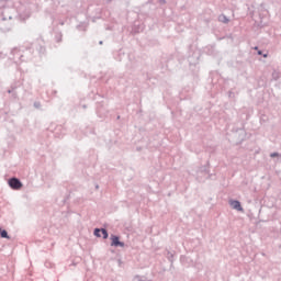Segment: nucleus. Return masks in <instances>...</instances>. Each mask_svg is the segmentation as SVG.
Wrapping results in <instances>:
<instances>
[{"instance_id": "obj_1", "label": "nucleus", "mask_w": 281, "mask_h": 281, "mask_svg": "<svg viewBox=\"0 0 281 281\" xmlns=\"http://www.w3.org/2000/svg\"><path fill=\"white\" fill-rule=\"evenodd\" d=\"M9 186L12 188V190H21V188H23V183H21V180L16 178L10 179Z\"/></svg>"}, {"instance_id": "obj_2", "label": "nucleus", "mask_w": 281, "mask_h": 281, "mask_svg": "<svg viewBox=\"0 0 281 281\" xmlns=\"http://www.w3.org/2000/svg\"><path fill=\"white\" fill-rule=\"evenodd\" d=\"M112 247H124V243L120 241V237L117 236H112Z\"/></svg>"}, {"instance_id": "obj_3", "label": "nucleus", "mask_w": 281, "mask_h": 281, "mask_svg": "<svg viewBox=\"0 0 281 281\" xmlns=\"http://www.w3.org/2000/svg\"><path fill=\"white\" fill-rule=\"evenodd\" d=\"M231 205L234 210H237L238 212H243V206H240V202L238 201H231Z\"/></svg>"}, {"instance_id": "obj_4", "label": "nucleus", "mask_w": 281, "mask_h": 281, "mask_svg": "<svg viewBox=\"0 0 281 281\" xmlns=\"http://www.w3.org/2000/svg\"><path fill=\"white\" fill-rule=\"evenodd\" d=\"M0 236H1V238H10V236H8V232L1 231V228H0Z\"/></svg>"}, {"instance_id": "obj_5", "label": "nucleus", "mask_w": 281, "mask_h": 281, "mask_svg": "<svg viewBox=\"0 0 281 281\" xmlns=\"http://www.w3.org/2000/svg\"><path fill=\"white\" fill-rule=\"evenodd\" d=\"M94 236H97L98 238L102 237V231L100 228H95Z\"/></svg>"}, {"instance_id": "obj_6", "label": "nucleus", "mask_w": 281, "mask_h": 281, "mask_svg": "<svg viewBox=\"0 0 281 281\" xmlns=\"http://www.w3.org/2000/svg\"><path fill=\"white\" fill-rule=\"evenodd\" d=\"M101 234H102L104 239L109 238V233L106 232V229L102 228Z\"/></svg>"}, {"instance_id": "obj_7", "label": "nucleus", "mask_w": 281, "mask_h": 281, "mask_svg": "<svg viewBox=\"0 0 281 281\" xmlns=\"http://www.w3.org/2000/svg\"><path fill=\"white\" fill-rule=\"evenodd\" d=\"M270 157H280V154H279V153H272V154L270 155Z\"/></svg>"}, {"instance_id": "obj_8", "label": "nucleus", "mask_w": 281, "mask_h": 281, "mask_svg": "<svg viewBox=\"0 0 281 281\" xmlns=\"http://www.w3.org/2000/svg\"><path fill=\"white\" fill-rule=\"evenodd\" d=\"M258 54H259V56H260V55H262V52L259 50Z\"/></svg>"}, {"instance_id": "obj_9", "label": "nucleus", "mask_w": 281, "mask_h": 281, "mask_svg": "<svg viewBox=\"0 0 281 281\" xmlns=\"http://www.w3.org/2000/svg\"><path fill=\"white\" fill-rule=\"evenodd\" d=\"M225 23H227L228 22V20L227 19H225V21H224Z\"/></svg>"}, {"instance_id": "obj_10", "label": "nucleus", "mask_w": 281, "mask_h": 281, "mask_svg": "<svg viewBox=\"0 0 281 281\" xmlns=\"http://www.w3.org/2000/svg\"><path fill=\"white\" fill-rule=\"evenodd\" d=\"M263 58H267V55H263Z\"/></svg>"}]
</instances>
